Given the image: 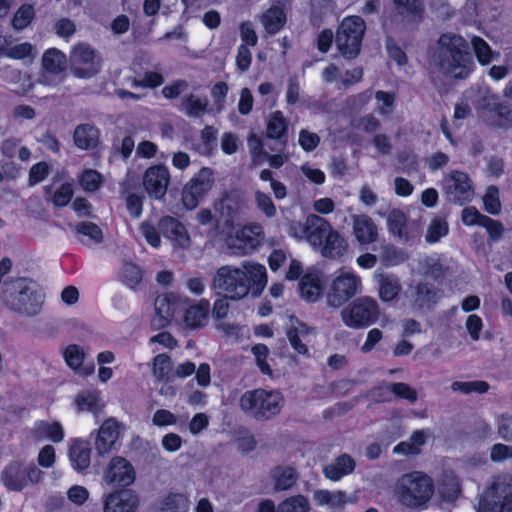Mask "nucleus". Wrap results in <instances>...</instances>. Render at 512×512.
I'll list each match as a JSON object with an SVG mask.
<instances>
[{"label":"nucleus","instance_id":"1","mask_svg":"<svg viewBox=\"0 0 512 512\" xmlns=\"http://www.w3.org/2000/svg\"><path fill=\"white\" fill-rule=\"evenodd\" d=\"M266 285V268L255 261H243L240 266H221L212 278L215 292L231 300H241L249 293L258 297Z\"/></svg>","mask_w":512,"mask_h":512},{"label":"nucleus","instance_id":"2","mask_svg":"<svg viewBox=\"0 0 512 512\" xmlns=\"http://www.w3.org/2000/svg\"><path fill=\"white\" fill-rule=\"evenodd\" d=\"M435 63L454 78H465L472 71L473 60L465 39L455 34H443L438 40Z\"/></svg>","mask_w":512,"mask_h":512},{"label":"nucleus","instance_id":"3","mask_svg":"<svg viewBox=\"0 0 512 512\" xmlns=\"http://www.w3.org/2000/svg\"><path fill=\"white\" fill-rule=\"evenodd\" d=\"M434 493V483L430 476L413 471L402 475L395 483L393 495L396 501L407 508L423 507Z\"/></svg>","mask_w":512,"mask_h":512},{"label":"nucleus","instance_id":"4","mask_svg":"<svg viewBox=\"0 0 512 512\" xmlns=\"http://www.w3.org/2000/svg\"><path fill=\"white\" fill-rule=\"evenodd\" d=\"M284 404L277 390L254 389L244 392L239 399L240 409L256 420H268L279 414Z\"/></svg>","mask_w":512,"mask_h":512},{"label":"nucleus","instance_id":"5","mask_svg":"<svg viewBox=\"0 0 512 512\" xmlns=\"http://www.w3.org/2000/svg\"><path fill=\"white\" fill-rule=\"evenodd\" d=\"M2 297L9 308L28 316L36 315L42 305L35 285L25 278L5 282Z\"/></svg>","mask_w":512,"mask_h":512},{"label":"nucleus","instance_id":"6","mask_svg":"<svg viewBox=\"0 0 512 512\" xmlns=\"http://www.w3.org/2000/svg\"><path fill=\"white\" fill-rule=\"evenodd\" d=\"M317 226H312V249L318 251L323 257L338 260L346 256L348 243L343 235L337 231L328 220L321 217L316 220Z\"/></svg>","mask_w":512,"mask_h":512},{"label":"nucleus","instance_id":"7","mask_svg":"<svg viewBox=\"0 0 512 512\" xmlns=\"http://www.w3.org/2000/svg\"><path fill=\"white\" fill-rule=\"evenodd\" d=\"M365 30V21L360 16H347L341 21L335 41L345 58L351 59L359 54Z\"/></svg>","mask_w":512,"mask_h":512},{"label":"nucleus","instance_id":"8","mask_svg":"<svg viewBox=\"0 0 512 512\" xmlns=\"http://www.w3.org/2000/svg\"><path fill=\"white\" fill-rule=\"evenodd\" d=\"M379 305L371 297L363 296L349 303L341 311V319L343 323L352 329H363L379 318Z\"/></svg>","mask_w":512,"mask_h":512},{"label":"nucleus","instance_id":"9","mask_svg":"<svg viewBox=\"0 0 512 512\" xmlns=\"http://www.w3.org/2000/svg\"><path fill=\"white\" fill-rule=\"evenodd\" d=\"M362 280L354 271L341 268L332 280L328 293L327 303L338 308L349 299L362 292Z\"/></svg>","mask_w":512,"mask_h":512},{"label":"nucleus","instance_id":"10","mask_svg":"<svg viewBox=\"0 0 512 512\" xmlns=\"http://www.w3.org/2000/svg\"><path fill=\"white\" fill-rule=\"evenodd\" d=\"M478 512H512V477L499 478L485 490Z\"/></svg>","mask_w":512,"mask_h":512},{"label":"nucleus","instance_id":"11","mask_svg":"<svg viewBox=\"0 0 512 512\" xmlns=\"http://www.w3.org/2000/svg\"><path fill=\"white\" fill-rule=\"evenodd\" d=\"M215 184L214 172L207 167L199 170L183 187L182 203L187 209H194L212 190Z\"/></svg>","mask_w":512,"mask_h":512},{"label":"nucleus","instance_id":"12","mask_svg":"<svg viewBox=\"0 0 512 512\" xmlns=\"http://www.w3.org/2000/svg\"><path fill=\"white\" fill-rule=\"evenodd\" d=\"M42 476L43 472L33 464L13 462L3 470L2 481L9 490L21 491L28 484L38 483Z\"/></svg>","mask_w":512,"mask_h":512},{"label":"nucleus","instance_id":"13","mask_svg":"<svg viewBox=\"0 0 512 512\" xmlns=\"http://www.w3.org/2000/svg\"><path fill=\"white\" fill-rule=\"evenodd\" d=\"M102 480L110 487L126 488L135 482L136 470L128 459L115 456L107 463Z\"/></svg>","mask_w":512,"mask_h":512},{"label":"nucleus","instance_id":"14","mask_svg":"<svg viewBox=\"0 0 512 512\" xmlns=\"http://www.w3.org/2000/svg\"><path fill=\"white\" fill-rule=\"evenodd\" d=\"M71 71L78 78H90L101 68V59L85 44L75 46L70 54Z\"/></svg>","mask_w":512,"mask_h":512},{"label":"nucleus","instance_id":"15","mask_svg":"<svg viewBox=\"0 0 512 512\" xmlns=\"http://www.w3.org/2000/svg\"><path fill=\"white\" fill-rule=\"evenodd\" d=\"M444 190L448 199L458 205L468 203L474 197L471 179L459 170H453L445 176Z\"/></svg>","mask_w":512,"mask_h":512},{"label":"nucleus","instance_id":"16","mask_svg":"<svg viewBox=\"0 0 512 512\" xmlns=\"http://www.w3.org/2000/svg\"><path fill=\"white\" fill-rule=\"evenodd\" d=\"M171 175L165 165H153L143 174L142 184L148 196L155 200L165 197L170 185Z\"/></svg>","mask_w":512,"mask_h":512},{"label":"nucleus","instance_id":"17","mask_svg":"<svg viewBox=\"0 0 512 512\" xmlns=\"http://www.w3.org/2000/svg\"><path fill=\"white\" fill-rule=\"evenodd\" d=\"M185 299L172 293L157 296L154 302L155 316L153 326L162 328L167 326L181 312Z\"/></svg>","mask_w":512,"mask_h":512},{"label":"nucleus","instance_id":"18","mask_svg":"<svg viewBox=\"0 0 512 512\" xmlns=\"http://www.w3.org/2000/svg\"><path fill=\"white\" fill-rule=\"evenodd\" d=\"M387 227L390 233L406 243L417 239L422 231L418 221H409L406 214L399 209H393L389 212Z\"/></svg>","mask_w":512,"mask_h":512},{"label":"nucleus","instance_id":"19","mask_svg":"<svg viewBox=\"0 0 512 512\" xmlns=\"http://www.w3.org/2000/svg\"><path fill=\"white\" fill-rule=\"evenodd\" d=\"M405 295L415 310L430 309L438 299L433 285L426 282H411Z\"/></svg>","mask_w":512,"mask_h":512},{"label":"nucleus","instance_id":"20","mask_svg":"<svg viewBox=\"0 0 512 512\" xmlns=\"http://www.w3.org/2000/svg\"><path fill=\"white\" fill-rule=\"evenodd\" d=\"M139 497L131 490H117L103 499V512H136Z\"/></svg>","mask_w":512,"mask_h":512},{"label":"nucleus","instance_id":"21","mask_svg":"<svg viewBox=\"0 0 512 512\" xmlns=\"http://www.w3.org/2000/svg\"><path fill=\"white\" fill-rule=\"evenodd\" d=\"M158 229L174 246L187 249L190 247L191 239L185 226L171 216H164L159 220Z\"/></svg>","mask_w":512,"mask_h":512},{"label":"nucleus","instance_id":"22","mask_svg":"<svg viewBox=\"0 0 512 512\" xmlns=\"http://www.w3.org/2000/svg\"><path fill=\"white\" fill-rule=\"evenodd\" d=\"M465 98L474 104L480 116L487 119L501 102L499 96L493 94L491 90L485 86L471 88L466 91Z\"/></svg>","mask_w":512,"mask_h":512},{"label":"nucleus","instance_id":"23","mask_svg":"<svg viewBox=\"0 0 512 512\" xmlns=\"http://www.w3.org/2000/svg\"><path fill=\"white\" fill-rule=\"evenodd\" d=\"M121 433V424L114 418L105 420L98 430L95 449L99 455L110 453L118 441Z\"/></svg>","mask_w":512,"mask_h":512},{"label":"nucleus","instance_id":"24","mask_svg":"<svg viewBox=\"0 0 512 512\" xmlns=\"http://www.w3.org/2000/svg\"><path fill=\"white\" fill-rule=\"evenodd\" d=\"M263 235V228L258 223H251L245 225L242 229L237 232L236 239H231L229 247L234 251L235 254H246L252 250L255 244L258 242L257 239Z\"/></svg>","mask_w":512,"mask_h":512},{"label":"nucleus","instance_id":"25","mask_svg":"<svg viewBox=\"0 0 512 512\" xmlns=\"http://www.w3.org/2000/svg\"><path fill=\"white\" fill-rule=\"evenodd\" d=\"M314 333L313 328L308 327L305 323L301 322L298 318L290 316L287 326L286 335L291 347L299 354L305 355L308 353L306 346L309 341V335Z\"/></svg>","mask_w":512,"mask_h":512},{"label":"nucleus","instance_id":"26","mask_svg":"<svg viewBox=\"0 0 512 512\" xmlns=\"http://www.w3.org/2000/svg\"><path fill=\"white\" fill-rule=\"evenodd\" d=\"M351 219L353 235L359 244L368 245L377 240L378 227L370 216L359 214L353 215Z\"/></svg>","mask_w":512,"mask_h":512},{"label":"nucleus","instance_id":"27","mask_svg":"<svg viewBox=\"0 0 512 512\" xmlns=\"http://www.w3.org/2000/svg\"><path fill=\"white\" fill-rule=\"evenodd\" d=\"M69 460L74 470L86 474L91 463L90 444L85 440H74L69 446Z\"/></svg>","mask_w":512,"mask_h":512},{"label":"nucleus","instance_id":"28","mask_svg":"<svg viewBox=\"0 0 512 512\" xmlns=\"http://www.w3.org/2000/svg\"><path fill=\"white\" fill-rule=\"evenodd\" d=\"M190 506L189 495L182 492H168L156 503L159 512H190Z\"/></svg>","mask_w":512,"mask_h":512},{"label":"nucleus","instance_id":"29","mask_svg":"<svg viewBox=\"0 0 512 512\" xmlns=\"http://www.w3.org/2000/svg\"><path fill=\"white\" fill-rule=\"evenodd\" d=\"M181 312L184 313L183 320L188 327H202L208 320L209 302L202 300L198 304L188 305L187 299H185V305Z\"/></svg>","mask_w":512,"mask_h":512},{"label":"nucleus","instance_id":"30","mask_svg":"<svg viewBox=\"0 0 512 512\" xmlns=\"http://www.w3.org/2000/svg\"><path fill=\"white\" fill-rule=\"evenodd\" d=\"M322 288L321 274L316 270L308 271L299 284L300 294L308 302H315L321 295Z\"/></svg>","mask_w":512,"mask_h":512},{"label":"nucleus","instance_id":"31","mask_svg":"<svg viewBox=\"0 0 512 512\" xmlns=\"http://www.w3.org/2000/svg\"><path fill=\"white\" fill-rule=\"evenodd\" d=\"M355 465V461L350 455L343 454L337 457L333 462L325 465L323 473L326 478L332 481H338L342 477L352 473L355 469Z\"/></svg>","mask_w":512,"mask_h":512},{"label":"nucleus","instance_id":"32","mask_svg":"<svg viewBox=\"0 0 512 512\" xmlns=\"http://www.w3.org/2000/svg\"><path fill=\"white\" fill-rule=\"evenodd\" d=\"M207 108V98L193 93L182 97L178 106V110L189 118H201L207 112Z\"/></svg>","mask_w":512,"mask_h":512},{"label":"nucleus","instance_id":"33","mask_svg":"<svg viewBox=\"0 0 512 512\" xmlns=\"http://www.w3.org/2000/svg\"><path fill=\"white\" fill-rule=\"evenodd\" d=\"M260 21L269 35L279 32L286 23V14L280 5H272L260 17Z\"/></svg>","mask_w":512,"mask_h":512},{"label":"nucleus","instance_id":"34","mask_svg":"<svg viewBox=\"0 0 512 512\" xmlns=\"http://www.w3.org/2000/svg\"><path fill=\"white\" fill-rule=\"evenodd\" d=\"M313 499L317 505L327 506L330 509H340L348 502H352V500L347 497L346 493L340 490L329 491L319 489L313 493Z\"/></svg>","mask_w":512,"mask_h":512},{"label":"nucleus","instance_id":"35","mask_svg":"<svg viewBox=\"0 0 512 512\" xmlns=\"http://www.w3.org/2000/svg\"><path fill=\"white\" fill-rule=\"evenodd\" d=\"M274 488L277 491H285L292 488L298 479V473L291 466H276L271 471Z\"/></svg>","mask_w":512,"mask_h":512},{"label":"nucleus","instance_id":"36","mask_svg":"<svg viewBox=\"0 0 512 512\" xmlns=\"http://www.w3.org/2000/svg\"><path fill=\"white\" fill-rule=\"evenodd\" d=\"M77 409L82 412H100L104 407L101 399V393L97 390L83 391L79 393L74 401Z\"/></svg>","mask_w":512,"mask_h":512},{"label":"nucleus","instance_id":"37","mask_svg":"<svg viewBox=\"0 0 512 512\" xmlns=\"http://www.w3.org/2000/svg\"><path fill=\"white\" fill-rule=\"evenodd\" d=\"M316 220H321V216L310 214L306 217L304 223L292 222L289 226V235L298 240H305L311 246V239L315 232L312 226H317Z\"/></svg>","mask_w":512,"mask_h":512},{"label":"nucleus","instance_id":"38","mask_svg":"<svg viewBox=\"0 0 512 512\" xmlns=\"http://www.w3.org/2000/svg\"><path fill=\"white\" fill-rule=\"evenodd\" d=\"M289 126L288 119L281 111H274L269 114L266 121L267 137L280 140L285 137Z\"/></svg>","mask_w":512,"mask_h":512},{"label":"nucleus","instance_id":"39","mask_svg":"<svg viewBox=\"0 0 512 512\" xmlns=\"http://www.w3.org/2000/svg\"><path fill=\"white\" fill-rule=\"evenodd\" d=\"M99 132L92 125H79L74 132V143L80 149L94 148L98 143Z\"/></svg>","mask_w":512,"mask_h":512},{"label":"nucleus","instance_id":"40","mask_svg":"<svg viewBox=\"0 0 512 512\" xmlns=\"http://www.w3.org/2000/svg\"><path fill=\"white\" fill-rule=\"evenodd\" d=\"M393 3L397 13L409 21H418L423 16L422 0H393Z\"/></svg>","mask_w":512,"mask_h":512},{"label":"nucleus","instance_id":"41","mask_svg":"<svg viewBox=\"0 0 512 512\" xmlns=\"http://www.w3.org/2000/svg\"><path fill=\"white\" fill-rule=\"evenodd\" d=\"M379 282V297L384 302L392 301L401 290L399 279L395 276L382 274L376 275Z\"/></svg>","mask_w":512,"mask_h":512},{"label":"nucleus","instance_id":"42","mask_svg":"<svg viewBox=\"0 0 512 512\" xmlns=\"http://www.w3.org/2000/svg\"><path fill=\"white\" fill-rule=\"evenodd\" d=\"M240 209L241 201L235 194L225 195L216 206V210L220 213L226 223L232 221L237 216Z\"/></svg>","mask_w":512,"mask_h":512},{"label":"nucleus","instance_id":"43","mask_svg":"<svg viewBox=\"0 0 512 512\" xmlns=\"http://www.w3.org/2000/svg\"><path fill=\"white\" fill-rule=\"evenodd\" d=\"M449 231L447 221L442 217H435L431 220L427 227L425 240L432 244L438 242L442 237L446 236Z\"/></svg>","mask_w":512,"mask_h":512},{"label":"nucleus","instance_id":"44","mask_svg":"<svg viewBox=\"0 0 512 512\" xmlns=\"http://www.w3.org/2000/svg\"><path fill=\"white\" fill-rule=\"evenodd\" d=\"M310 504L307 498L301 495L291 496L280 502L277 512H309Z\"/></svg>","mask_w":512,"mask_h":512},{"label":"nucleus","instance_id":"45","mask_svg":"<svg viewBox=\"0 0 512 512\" xmlns=\"http://www.w3.org/2000/svg\"><path fill=\"white\" fill-rule=\"evenodd\" d=\"M488 120L497 127L508 128L512 126V108L501 101Z\"/></svg>","mask_w":512,"mask_h":512},{"label":"nucleus","instance_id":"46","mask_svg":"<svg viewBox=\"0 0 512 512\" xmlns=\"http://www.w3.org/2000/svg\"><path fill=\"white\" fill-rule=\"evenodd\" d=\"M43 66L49 72H60L66 66V57L57 49L47 50L43 56Z\"/></svg>","mask_w":512,"mask_h":512},{"label":"nucleus","instance_id":"47","mask_svg":"<svg viewBox=\"0 0 512 512\" xmlns=\"http://www.w3.org/2000/svg\"><path fill=\"white\" fill-rule=\"evenodd\" d=\"M483 205L487 213L491 215H498L501 213L502 204L500 200V191L496 186L487 187L483 195Z\"/></svg>","mask_w":512,"mask_h":512},{"label":"nucleus","instance_id":"48","mask_svg":"<svg viewBox=\"0 0 512 512\" xmlns=\"http://www.w3.org/2000/svg\"><path fill=\"white\" fill-rule=\"evenodd\" d=\"M37 431L53 442H61L64 439V430L57 421H40L36 426Z\"/></svg>","mask_w":512,"mask_h":512},{"label":"nucleus","instance_id":"49","mask_svg":"<svg viewBox=\"0 0 512 512\" xmlns=\"http://www.w3.org/2000/svg\"><path fill=\"white\" fill-rule=\"evenodd\" d=\"M152 372L157 381L168 379L172 372V362L170 357L165 354L155 356L152 364Z\"/></svg>","mask_w":512,"mask_h":512},{"label":"nucleus","instance_id":"50","mask_svg":"<svg viewBox=\"0 0 512 512\" xmlns=\"http://www.w3.org/2000/svg\"><path fill=\"white\" fill-rule=\"evenodd\" d=\"M247 145L251 160L254 166H259L266 161L267 153L263 149V141L261 137L256 134H251L248 137Z\"/></svg>","mask_w":512,"mask_h":512},{"label":"nucleus","instance_id":"51","mask_svg":"<svg viewBox=\"0 0 512 512\" xmlns=\"http://www.w3.org/2000/svg\"><path fill=\"white\" fill-rule=\"evenodd\" d=\"M471 46L478 62L482 65H488L493 60V52L489 44L478 36L471 38Z\"/></svg>","mask_w":512,"mask_h":512},{"label":"nucleus","instance_id":"52","mask_svg":"<svg viewBox=\"0 0 512 512\" xmlns=\"http://www.w3.org/2000/svg\"><path fill=\"white\" fill-rule=\"evenodd\" d=\"M376 99V111L383 116H388L392 113L396 96L394 93L385 92V91H377L375 94Z\"/></svg>","mask_w":512,"mask_h":512},{"label":"nucleus","instance_id":"53","mask_svg":"<svg viewBox=\"0 0 512 512\" xmlns=\"http://www.w3.org/2000/svg\"><path fill=\"white\" fill-rule=\"evenodd\" d=\"M79 182L85 191L93 192L99 189L103 182V178L96 170L87 169L81 174Z\"/></svg>","mask_w":512,"mask_h":512},{"label":"nucleus","instance_id":"54","mask_svg":"<svg viewBox=\"0 0 512 512\" xmlns=\"http://www.w3.org/2000/svg\"><path fill=\"white\" fill-rule=\"evenodd\" d=\"M254 200L258 210H260L266 217L272 218L276 215V206L268 194L260 190H256L254 193Z\"/></svg>","mask_w":512,"mask_h":512},{"label":"nucleus","instance_id":"55","mask_svg":"<svg viewBox=\"0 0 512 512\" xmlns=\"http://www.w3.org/2000/svg\"><path fill=\"white\" fill-rule=\"evenodd\" d=\"M229 92L227 83L219 81L211 88V97L217 112H222L225 109L226 97Z\"/></svg>","mask_w":512,"mask_h":512},{"label":"nucleus","instance_id":"56","mask_svg":"<svg viewBox=\"0 0 512 512\" xmlns=\"http://www.w3.org/2000/svg\"><path fill=\"white\" fill-rule=\"evenodd\" d=\"M63 356L67 365L72 369H78L84 360L85 353L83 348L76 344H71L66 347L63 352Z\"/></svg>","mask_w":512,"mask_h":512},{"label":"nucleus","instance_id":"57","mask_svg":"<svg viewBox=\"0 0 512 512\" xmlns=\"http://www.w3.org/2000/svg\"><path fill=\"white\" fill-rule=\"evenodd\" d=\"M252 353L260 371L265 375H272V369L267 362V357L269 355L268 347L264 344H257L252 347Z\"/></svg>","mask_w":512,"mask_h":512},{"label":"nucleus","instance_id":"58","mask_svg":"<svg viewBox=\"0 0 512 512\" xmlns=\"http://www.w3.org/2000/svg\"><path fill=\"white\" fill-rule=\"evenodd\" d=\"M34 17V9L30 5L21 6L12 19V26L16 30H22L28 26Z\"/></svg>","mask_w":512,"mask_h":512},{"label":"nucleus","instance_id":"59","mask_svg":"<svg viewBox=\"0 0 512 512\" xmlns=\"http://www.w3.org/2000/svg\"><path fill=\"white\" fill-rule=\"evenodd\" d=\"M122 277L128 287L134 288L142 280V271L137 265L126 263L122 269Z\"/></svg>","mask_w":512,"mask_h":512},{"label":"nucleus","instance_id":"60","mask_svg":"<svg viewBox=\"0 0 512 512\" xmlns=\"http://www.w3.org/2000/svg\"><path fill=\"white\" fill-rule=\"evenodd\" d=\"M76 231L79 234L88 237L94 243H101L103 240L102 230L95 223L81 222L77 224Z\"/></svg>","mask_w":512,"mask_h":512},{"label":"nucleus","instance_id":"61","mask_svg":"<svg viewBox=\"0 0 512 512\" xmlns=\"http://www.w3.org/2000/svg\"><path fill=\"white\" fill-rule=\"evenodd\" d=\"M73 196V188L70 183L62 184L50 197V201L57 207L66 206Z\"/></svg>","mask_w":512,"mask_h":512},{"label":"nucleus","instance_id":"62","mask_svg":"<svg viewBox=\"0 0 512 512\" xmlns=\"http://www.w3.org/2000/svg\"><path fill=\"white\" fill-rule=\"evenodd\" d=\"M298 143L305 152H312L319 145L320 137L314 132L302 129L299 132Z\"/></svg>","mask_w":512,"mask_h":512},{"label":"nucleus","instance_id":"63","mask_svg":"<svg viewBox=\"0 0 512 512\" xmlns=\"http://www.w3.org/2000/svg\"><path fill=\"white\" fill-rule=\"evenodd\" d=\"M189 84L186 80L178 79L173 81L171 84L166 85L162 89V95L166 99H175L185 91H187Z\"/></svg>","mask_w":512,"mask_h":512},{"label":"nucleus","instance_id":"64","mask_svg":"<svg viewBox=\"0 0 512 512\" xmlns=\"http://www.w3.org/2000/svg\"><path fill=\"white\" fill-rule=\"evenodd\" d=\"M143 200L144 196L142 194L131 193L126 196V208L132 217L138 218L141 216L143 211Z\"/></svg>","mask_w":512,"mask_h":512}]
</instances>
